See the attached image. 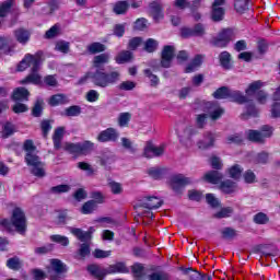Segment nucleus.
Segmentation results:
<instances>
[{"mask_svg": "<svg viewBox=\"0 0 280 280\" xmlns=\"http://www.w3.org/2000/svg\"><path fill=\"white\" fill-rule=\"evenodd\" d=\"M1 225L9 233L12 231V226H14L16 233H20V235H25L27 231V217H25L23 209L16 207L13 209L11 222L7 219H3L1 221Z\"/></svg>", "mask_w": 280, "mask_h": 280, "instance_id": "obj_1", "label": "nucleus"}, {"mask_svg": "<svg viewBox=\"0 0 280 280\" xmlns=\"http://www.w3.org/2000/svg\"><path fill=\"white\" fill-rule=\"evenodd\" d=\"M88 78H90L94 86H98V89H107V86L119 82L121 73L119 71L104 72L102 70H96L95 72H89Z\"/></svg>", "mask_w": 280, "mask_h": 280, "instance_id": "obj_2", "label": "nucleus"}, {"mask_svg": "<svg viewBox=\"0 0 280 280\" xmlns=\"http://www.w3.org/2000/svg\"><path fill=\"white\" fill-rule=\"evenodd\" d=\"M25 163L31 167V174H33V176H36L37 178H45V176H47V173L45 172V164L40 161L38 151L26 153Z\"/></svg>", "mask_w": 280, "mask_h": 280, "instance_id": "obj_3", "label": "nucleus"}, {"mask_svg": "<svg viewBox=\"0 0 280 280\" xmlns=\"http://www.w3.org/2000/svg\"><path fill=\"white\" fill-rule=\"evenodd\" d=\"M42 57L43 51H38L36 55H25V57L18 65L16 71L22 72L30 69V67L31 71H39L40 65H43V60L40 59Z\"/></svg>", "mask_w": 280, "mask_h": 280, "instance_id": "obj_4", "label": "nucleus"}, {"mask_svg": "<svg viewBox=\"0 0 280 280\" xmlns=\"http://www.w3.org/2000/svg\"><path fill=\"white\" fill-rule=\"evenodd\" d=\"M182 38H203L207 36V26L202 23H197L192 27L184 26L180 28Z\"/></svg>", "mask_w": 280, "mask_h": 280, "instance_id": "obj_5", "label": "nucleus"}, {"mask_svg": "<svg viewBox=\"0 0 280 280\" xmlns=\"http://www.w3.org/2000/svg\"><path fill=\"white\" fill-rule=\"evenodd\" d=\"M187 185H191V178L183 174L173 175L168 180V186L177 196L183 194V189H185Z\"/></svg>", "mask_w": 280, "mask_h": 280, "instance_id": "obj_6", "label": "nucleus"}, {"mask_svg": "<svg viewBox=\"0 0 280 280\" xmlns=\"http://www.w3.org/2000/svg\"><path fill=\"white\" fill-rule=\"evenodd\" d=\"M233 40V30L223 28L215 37L210 40V45L213 47H219L220 49H225L229 44Z\"/></svg>", "mask_w": 280, "mask_h": 280, "instance_id": "obj_7", "label": "nucleus"}, {"mask_svg": "<svg viewBox=\"0 0 280 280\" xmlns=\"http://www.w3.org/2000/svg\"><path fill=\"white\" fill-rule=\"evenodd\" d=\"M163 199L156 196L142 197L138 200L135 209H149V211H152V209H160V207H163Z\"/></svg>", "mask_w": 280, "mask_h": 280, "instance_id": "obj_8", "label": "nucleus"}, {"mask_svg": "<svg viewBox=\"0 0 280 280\" xmlns=\"http://www.w3.org/2000/svg\"><path fill=\"white\" fill-rule=\"evenodd\" d=\"M222 5H226V0H214L211 5L210 19L213 23H220L224 21V14H226V9Z\"/></svg>", "mask_w": 280, "mask_h": 280, "instance_id": "obj_9", "label": "nucleus"}, {"mask_svg": "<svg viewBox=\"0 0 280 280\" xmlns=\"http://www.w3.org/2000/svg\"><path fill=\"white\" fill-rule=\"evenodd\" d=\"M175 51L176 48H174V46L166 45L163 47L160 61V66L163 69H170V67H172V60H174Z\"/></svg>", "mask_w": 280, "mask_h": 280, "instance_id": "obj_10", "label": "nucleus"}, {"mask_svg": "<svg viewBox=\"0 0 280 280\" xmlns=\"http://www.w3.org/2000/svg\"><path fill=\"white\" fill-rule=\"evenodd\" d=\"M68 230L71 233V235H73L74 237H77V240H79V242H91V240H93V233H95V228L93 226H91L86 232H84L80 228H72V226L68 228Z\"/></svg>", "mask_w": 280, "mask_h": 280, "instance_id": "obj_11", "label": "nucleus"}, {"mask_svg": "<svg viewBox=\"0 0 280 280\" xmlns=\"http://www.w3.org/2000/svg\"><path fill=\"white\" fill-rule=\"evenodd\" d=\"M119 139V131L117 129L109 127L103 131H101L97 136V141L100 143H108V141H112L115 143Z\"/></svg>", "mask_w": 280, "mask_h": 280, "instance_id": "obj_12", "label": "nucleus"}, {"mask_svg": "<svg viewBox=\"0 0 280 280\" xmlns=\"http://www.w3.org/2000/svg\"><path fill=\"white\" fill-rule=\"evenodd\" d=\"M163 154H165V147H156L152 141L147 142L143 150V156H145V159H154V156H163Z\"/></svg>", "mask_w": 280, "mask_h": 280, "instance_id": "obj_13", "label": "nucleus"}, {"mask_svg": "<svg viewBox=\"0 0 280 280\" xmlns=\"http://www.w3.org/2000/svg\"><path fill=\"white\" fill-rule=\"evenodd\" d=\"M206 108L212 121H218V119H220L224 114V108H222L218 103L208 102L206 103Z\"/></svg>", "mask_w": 280, "mask_h": 280, "instance_id": "obj_14", "label": "nucleus"}, {"mask_svg": "<svg viewBox=\"0 0 280 280\" xmlns=\"http://www.w3.org/2000/svg\"><path fill=\"white\" fill-rule=\"evenodd\" d=\"M88 272L91 275V277H94V279L97 280H103L104 277H106L107 269L97 265V264H92L86 267Z\"/></svg>", "mask_w": 280, "mask_h": 280, "instance_id": "obj_15", "label": "nucleus"}, {"mask_svg": "<svg viewBox=\"0 0 280 280\" xmlns=\"http://www.w3.org/2000/svg\"><path fill=\"white\" fill-rule=\"evenodd\" d=\"M149 10L151 15L153 16V21L159 23L161 19H163V4H161L160 0H154L149 4Z\"/></svg>", "mask_w": 280, "mask_h": 280, "instance_id": "obj_16", "label": "nucleus"}, {"mask_svg": "<svg viewBox=\"0 0 280 280\" xmlns=\"http://www.w3.org/2000/svg\"><path fill=\"white\" fill-rule=\"evenodd\" d=\"M203 179L211 185H218V183H222L224 179V174H222L220 170H213L206 173Z\"/></svg>", "mask_w": 280, "mask_h": 280, "instance_id": "obj_17", "label": "nucleus"}, {"mask_svg": "<svg viewBox=\"0 0 280 280\" xmlns=\"http://www.w3.org/2000/svg\"><path fill=\"white\" fill-rule=\"evenodd\" d=\"M13 102H28L30 100V91L25 88H16L11 96Z\"/></svg>", "mask_w": 280, "mask_h": 280, "instance_id": "obj_18", "label": "nucleus"}, {"mask_svg": "<svg viewBox=\"0 0 280 280\" xmlns=\"http://www.w3.org/2000/svg\"><path fill=\"white\" fill-rule=\"evenodd\" d=\"M230 100L236 104H248L249 102H253V100L244 95V93L236 90H230Z\"/></svg>", "mask_w": 280, "mask_h": 280, "instance_id": "obj_19", "label": "nucleus"}, {"mask_svg": "<svg viewBox=\"0 0 280 280\" xmlns=\"http://www.w3.org/2000/svg\"><path fill=\"white\" fill-rule=\"evenodd\" d=\"M219 62L226 71L233 69V63H231L233 62V57L226 50L219 54Z\"/></svg>", "mask_w": 280, "mask_h": 280, "instance_id": "obj_20", "label": "nucleus"}, {"mask_svg": "<svg viewBox=\"0 0 280 280\" xmlns=\"http://www.w3.org/2000/svg\"><path fill=\"white\" fill-rule=\"evenodd\" d=\"M106 270L107 275H116L117 272L121 275H128V272H130V269L126 267L125 262H116L115 265H109Z\"/></svg>", "mask_w": 280, "mask_h": 280, "instance_id": "obj_21", "label": "nucleus"}, {"mask_svg": "<svg viewBox=\"0 0 280 280\" xmlns=\"http://www.w3.org/2000/svg\"><path fill=\"white\" fill-rule=\"evenodd\" d=\"M202 60H205V55H196L190 63L187 65L185 73H194L196 69L202 67Z\"/></svg>", "mask_w": 280, "mask_h": 280, "instance_id": "obj_22", "label": "nucleus"}, {"mask_svg": "<svg viewBox=\"0 0 280 280\" xmlns=\"http://www.w3.org/2000/svg\"><path fill=\"white\" fill-rule=\"evenodd\" d=\"M50 268L55 275H65V272L68 270L67 265H65V262L58 258L50 259Z\"/></svg>", "mask_w": 280, "mask_h": 280, "instance_id": "obj_23", "label": "nucleus"}, {"mask_svg": "<svg viewBox=\"0 0 280 280\" xmlns=\"http://www.w3.org/2000/svg\"><path fill=\"white\" fill-rule=\"evenodd\" d=\"M89 255H91V243L83 242L79 245V249L77 250L74 258L84 260Z\"/></svg>", "mask_w": 280, "mask_h": 280, "instance_id": "obj_24", "label": "nucleus"}, {"mask_svg": "<svg viewBox=\"0 0 280 280\" xmlns=\"http://www.w3.org/2000/svg\"><path fill=\"white\" fill-rule=\"evenodd\" d=\"M14 36L18 43H21V45H26V43L30 42V36H32V33L27 31V28L20 27L15 30Z\"/></svg>", "mask_w": 280, "mask_h": 280, "instance_id": "obj_25", "label": "nucleus"}, {"mask_svg": "<svg viewBox=\"0 0 280 280\" xmlns=\"http://www.w3.org/2000/svg\"><path fill=\"white\" fill-rule=\"evenodd\" d=\"M199 150H209L215 145V137L213 133H207L202 140L197 143Z\"/></svg>", "mask_w": 280, "mask_h": 280, "instance_id": "obj_26", "label": "nucleus"}, {"mask_svg": "<svg viewBox=\"0 0 280 280\" xmlns=\"http://www.w3.org/2000/svg\"><path fill=\"white\" fill-rule=\"evenodd\" d=\"M184 275H187L190 280H212L211 276L202 275L200 271L191 268H186Z\"/></svg>", "mask_w": 280, "mask_h": 280, "instance_id": "obj_27", "label": "nucleus"}, {"mask_svg": "<svg viewBox=\"0 0 280 280\" xmlns=\"http://www.w3.org/2000/svg\"><path fill=\"white\" fill-rule=\"evenodd\" d=\"M7 268L13 272H19L23 269V260L19 256H13L7 260Z\"/></svg>", "mask_w": 280, "mask_h": 280, "instance_id": "obj_28", "label": "nucleus"}, {"mask_svg": "<svg viewBox=\"0 0 280 280\" xmlns=\"http://www.w3.org/2000/svg\"><path fill=\"white\" fill-rule=\"evenodd\" d=\"M247 139L253 143H266V138L264 137V132L259 130H248L247 131Z\"/></svg>", "mask_w": 280, "mask_h": 280, "instance_id": "obj_29", "label": "nucleus"}, {"mask_svg": "<svg viewBox=\"0 0 280 280\" xmlns=\"http://www.w3.org/2000/svg\"><path fill=\"white\" fill-rule=\"evenodd\" d=\"M95 148V143L85 140L83 142H79V156H88L91 154Z\"/></svg>", "mask_w": 280, "mask_h": 280, "instance_id": "obj_30", "label": "nucleus"}, {"mask_svg": "<svg viewBox=\"0 0 280 280\" xmlns=\"http://www.w3.org/2000/svg\"><path fill=\"white\" fill-rule=\"evenodd\" d=\"M65 137V128L63 127H58L55 130V133L52 136V141H54V148L55 150H60L62 148V139Z\"/></svg>", "mask_w": 280, "mask_h": 280, "instance_id": "obj_31", "label": "nucleus"}, {"mask_svg": "<svg viewBox=\"0 0 280 280\" xmlns=\"http://www.w3.org/2000/svg\"><path fill=\"white\" fill-rule=\"evenodd\" d=\"M219 188L223 194H235L237 189V184L231 179H226L220 183Z\"/></svg>", "mask_w": 280, "mask_h": 280, "instance_id": "obj_32", "label": "nucleus"}, {"mask_svg": "<svg viewBox=\"0 0 280 280\" xmlns=\"http://www.w3.org/2000/svg\"><path fill=\"white\" fill-rule=\"evenodd\" d=\"M108 60H110V56H108V54L104 52L97 55L93 59V68L100 70L104 65H108Z\"/></svg>", "mask_w": 280, "mask_h": 280, "instance_id": "obj_33", "label": "nucleus"}, {"mask_svg": "<svg viewBox=\"0 0 280 280\" xmlns=\"http://www.w3.org/2000/svg\"><path fill=\"white\" fill-rule=\"evenodd\" d=\"M43 77L38 74V71H31V73L20 81V84H40Z\"/></svg>", "mask_w": 280, "mask_h": 280, "instance_id": "obj_34", "label": "nucleus"}, {"mask_svg": "<svg viewBox=\"0 0 280 280\" xmlns=\"http://www.w3.org/2000/svg\"><path fill=\"white\" fill-rule=\"evenodd\" d=\"M132 58H133V55L130 50H122L115 57V60L117 65H126L130 62Z\"/></svg>", "mask_w": 280, "mask_h": 280, "instance_id": "obj_35", "label": "nucleus"}, {"mask_svg": "<svg viewBox=\"0 0 280 280\" xmlns=\"http://www.w3.org/2000/svg\"><path fill=\"white\" fill-rule=\"evenodd\" d=\"M234 9L238 14H244L250 10V2L248 0H234Z\"/></svg>", "mask_w": 280, "mask_h": 280, "instance_id": "obj_36", "label": "nucleus"}, {"mask_svg": "<svg viewBox=\"0 0 280 280\" xmlns=\"http://www.w3.org/2000/svg\"><path fill=\"white\" fill-rule=\"evenodd\" d=\"M230 95L231 89L228 86H221L213 92L212 97H214V100H230Z\"/></svg>", "mask_w": 280, "mask_h": 280, "instance_id": "obj_37", "label": "nucleus"}, {"mask_svg": "<svg viewBox=\"0 0 280 280\" xmlns=\"http://www.w3.org/2000/svg\"><path fill=\"white\" fill-rule=\"evenodd\" d=\"M86 50L92 56H95V54H102V51H106V45L100 42H94L86 47Z\"/></svg>", "mask_w": 280, "mask_h": 280, "instance_id": "obj_38", "label": "nucleus"}, {"mask_svg": "<svg viewBox=\"0 0 280 280\" xmlns=\"http://www.w3.org/2000/svg\"><path fill=\"white\" fill-rule=\"evenodd\" d=\"M51 106H60L62 104H69V98L65 94H55L49 98Z\"/></svg>", "mask_w": 280, "mask_h": 280, "instance_id": "obj_39", "label": "nucleus"}, {"mask_svg": "<svg viewBox=\"0 0 280 280\" xmlns=\"http://www.w3.org/2000/svg\"><path fill=\"white\" fill-rule=\"evenodd\" d=\"M55 51H60V54H69L71 51V43L67 40H57L55 43Z\"/></svg>", "mask_w": 280, "mask_h": 280, "instance_id": "obj_40", "label": "nucleus"}, {"mask_svg": "<svg viewBox=\"0 0 280 280\" xmlns=\"http://www.w3.org/2000/svg\"><path fill=\"white\" fill-rule=\"evenodd\" d=\"M65 117H80L82 115V107L80 105H72L63 110Z\"/></svg>", "mask_w": 280, "mask_h": 280, "instance_id": "obj_41", "label": "nucleus"}, {"mask_svg": "<svg viewBox=\"0 0 280 280\" xmlns=\"http://www.w3.org/2000/svg\"><path fill=\"white\" fill-rule=\"evenodd\" d=\"M242 172H244V170L240 164H235L228 170V174L233 180H240V178H242Z\"/></svg>", "mask_w": 280, "mask_h": 280, "instance_id": "obj_42", "label": "nucleus"}, {"mask_svg": "<svg viewBox=\"0 0 280 280\" xmlns=\"http://www.w3.org/2000/svg\"><path fill=\"white\" fill-rule=\"evenodd\" d=\"M143 49L147 54H154L159 49V42L154 38H149L144 42Z\"/></svg>", "mask_w": 280, "mask_h": 280, "instance_id": "obj_43", "label": "nucleus"}, {"mask_svg": "<svg viewBox=\"0 0 280 280\" xmlns=\"http://www.w3.org/2000/svg\"><path fill=\"white\" fill-rule=\"evenodd\" d=\"M128 8H130V4H128L127 1H118L114 4L113 12L116 14H126L128 12Z\"/></svg>", "mask_w": 280, "mask_h": 280, "instance_id": "obj_44", "label": "nucleus"}, {"mask_svg": "<svg viewBox=\"0 0 280 280\" xmlns=\"http://www.w3.org/2000/svg\"><path fill=\"white\" fill-rule=\"evenodd\" d=\"M12 8H14V0H7L1 3V18H5L8 14H12Z\"/></svg>", "mask_w": 280, "mask_h": 280, "instance_id": "obj_45", "label": "nucleus"}, {"mask_svg": "<svg viewBox=\"0 0 280 280\" xmlns=\"http://www.w3.org/2000/svg\"><path fill=\"white\" fill-rule=\"evenodd\" d=\"M112 163H115V155L110 153L109 151L104 152L102 156L100 158V164L103 167H106V165H110Z\"/></svg>", "mask_w": 280, "mask_h": 280, "instance_id": "obj_46", "label": "nucleus"}, {"mask_svg": "<svg viewBox=\"0 0 280 280\" xmlns=\"http://www.w3.org/2000/svg\"><path fill=\"white\" fill-rule=\"evenodd\" d=\"M130 119H132V114L126 112V113H120L118 116V126L120 128H126L128 124H130Z\"/></svg>", "mask_w": 280, "mask_h": 280, "instance_id": "obj_47", "label": "nucleus"}, {"mask_svg": "<svg viewBox=\"0 0 280 280\" xmlns=\"http://www.w3.org/2000/svg\"><path fill=\"white\" fill-rule=\"evenodd\" d=\"M226 143L229 145H242V143H244V138L240 133H233L226 137Z\"/></svg>", "mask_w": 280, "mask_h": 280, "instance_id": "obj_48", "label": "nucleus"}, {"mask_svg": "<svg viewBox=\"0 0 280 280\" xmlns=\"http://www.w3.org/2000/svg\"><path fill=\"white\" fill-rule=\"evenodd\" d=\"M56 36H60V26L58 24H55L48 31H46L44 38L51 40V38H56Z\"/></svg>", "mask_w": 280, "mask_h": 280, "instance_id": "obj_49", "label": "nucleus"}, {"mask_svg": "<svg viewBox=\"0 0 280 280\" xmlns=\"http://www.w3.org/2000/svg\"><path fill=\"white\" fill-rule=\"evenodd\" d=\"M222 240H235L237 236V230L233 228H224L221 231Z\"/></svg>", "mask_w": 280, "mask_h": 280, "instance_id": "obj_50", "label": "nucleus"}, {"mask_svg": "<svg viewBox=\"0 0 280 280\" xmlns=\"http://www.w3.org/2000/svg\"><path fill=\"white\" fill-rule=\"evenodd\" d=\"M261 86H264V82H261L259 80L254 81L245 90V93H246V95H254V93H257V91H259V89H261Z\"/></svg>", "mask_w": 280, "mask_h": 280, "instance_id": "obj_51", "label": "nucleus"}, {"mask_svg": "<svg viewBox=\"0 0 280 280\" xmlns=\"http://www.w3.org/2000/svg\"><path fill=\"white\" fill-rule=\"evenodd\" d=\"M63 150L69 152V154H78L80 156V142L71 143L66 142Z\"/></svg>", "mask_w": 280, "mask_h": 280, "instance_id": "obj_52", "label": "nucleus"}, {"mask_svg": "<svg viewBox=\"0 0 280 280\" xmlns=\"http://www.w3.org/2000/svg\"><path fill=\"white\" fill-rule=\"evenodd\" d=\"M96 209H97V205L95 200H89L82 206L81 212L88 215L89 213H92Z\"/></svg>", "mask_w": 280, "mask_h": 280, "instance_id": "obj_53", "label": "nucleus"}, {"mask_svg": "<svg viewBox=\"0 0 280 280\" xmlns=\"http://www.w3.org/2000/svg\"><path fill=\"white\" fill-rule=\"evenodd\" d=\"M27 110H30V107L21 101L15 102V104L12 106V112L15 113V115L27 113Z\"/></svg>", "mask_w": 280, "mask_h": 280, "instance_id": "obj_54", "label": "nucleus"}, {"mask_svg": "<svg viewBox=\"0 0 280 280\" xmlns=\"http://www.w3.org/2000/svg\"><path fill=\"white\" fill-rule=\"evenodd\" d=\"M253 222L255 224H268V222H270V218H268V214L264 212H258L254 215Z\"/></svg>", "mask_w": 280, "mask_h": 280, "instance_id": "obj_55", "label": "nucleus"}, {"mask_svg": "<svg viewBox=\"0 0 280 280\" xmlns=\"http://www.w3.org/2000/svg\"><path fill=\"white\" fill-rule=\"evenodd\" d=\"M259 116V109L255 105H248L247 112L242 114V119H248V117H258Z\"/></svg>", "mask_w": 280, "mask_h": 280, "instance_id": "obj_56", "label": "nucleus"}, {"mask_svg": "<svg viewBox=\"0 0 280 280\" xmlns=\"http://www.w3.org/2000/svg\"><path fill=\"white\" fill-rule=\"evenodd\" d=\"M71 191V186L67 184L57 185L50 188V194H67Z\"/></svg>", "mask_w": 280, "mask_h": 280, "instance_id": "obj_57", "label": "nucleus"}, {"mask_svg": "<svg viewBox=\"0 0 280 280\" xmlns=\"http://www.w3.org/2000/svg\"><path fill=\"white\" fill-rule=\"evenodd\" d=\"M77 167H79V170H82V172H86L89 176H95V168L86 162H79L77 164Z\"/></svg>", "mask_w": 280, "mask_h": 280, "instance_id": "obj_58", "label": "nucleus"}, {"mask_svg": "<svg viewBox=\"0 0 280 280\" xmlns=\"http://www.w3.org/2000/svg\"><path fill=\"white\" fill-rule=\"evenodd\" d=\"M50 240L56 244H60L61 246H69V237L62 236L60 234H55L50 236Z\"/></svg>", "mask_w": 280, "mask_h": 280, "instance_id": "obj_59", "label": "nucleus"}, {"mask_svg": "<svg viewBox=\"0 0 280 280\" xmlns=\"http://www.w3.org/2000/svg\"><path fill=\"white\" fill-rule=\"evenodd\" d=\"M43 100H37L33 106L32 115L33 117H40L43 115Z\"/></svg>", "mask_w": 280, "mask_h": 280, "instance_id": "obj_60", "label": "nucleus"}, {"mask_svg": "<svg viewBox=\"0 0 280 280\" xmlns=\"http://www.w3.org/2000/svg\"><path fill=\"white\" fill-rule=\"evenodd\" d=\"M14 125L12 122H7L3 126L2 139H8V137H12V135H14Z\"/></svg>", "mask_w": 280, "mask_h": 280, "instance_id": "obj_61", "label": "nucleus"}, {"mask_svg": "<svg viewBox=\"0 0 280 280\" xmlns=\"http://www.w3.org/2000/svg\"><path fill=\"white\" fill-rule=\"evenodd\" d=\"M233 213V208L226 207L222 208L219 212L214 214V218L218 220H222V218H231V214Z\"/></svg>", "mask_w": 280, "mask_h": 280, "instance_id": "obj_62", "label": "nucleus"}, {"mask_svg": "<svg viewBox=\"0 0 280 280\" xmlns=\"http://www.w3.org/2000/svg\"><path fill=\"white\" fill-rule=\"evenodd\" d=\"M255 100L259 104L264 105V104H266L268 102V93L266 91H264V90H259L255 94Z\"/></svg>", "mask_w": 280, "mask_h": 280, "instance_id": "obj_63", "label": "nucleus"}, {"mask_svg": "<svg viewBox=\"0 0 280 280\" xmlns=\"http://www.w3.org/2000/svg\"><path fill=\"white\" fill-rule=\"evenodd\" d=\"M149 280H172L170 279V275L165 273V272H153L149 276Z\"/></svg>", "mask_w": 280, "mask_h": 280, "instance_id": "obj_64", "label": "nucleus"}]
</instances>
